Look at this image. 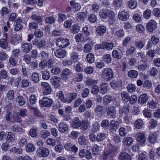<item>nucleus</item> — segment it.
Returning a JSON list of instances; mask_svg holds the SVG:
<instances>
[{"mask_svg":"<svg viewBox=\"0 0 160 160\" xmlns=\"http://www.w3.org/2000/svg\"><path fill=\"white\" fill-rule=\"evenodd\" d=\"M53 102L52 99L46 97H44L39 101L40 105L42 107H49L52 105Z\"/></svg>","mask_w":160,"mask_h":160,"instance_id":"1","label":"nucleus"},{"mask_svg":"<svg viewBox=\"0 0 160 160\" xmlns=\"http://www.w3.org/2000/svg\"><path fill=\"white\" fill-rule=\"evenodd\" d=\"M56 44L59 47L65 48L69 45L70 43L68 39L62 38L57 39Z\"/></svg>","mask_w":160,"mask_h":160,"instance_id":"2","label":"nucleus"},{"mask_svg":"<svg viewBox=\"0 0 160 160\" xmlns=\"http://www.w3.org/2000/svg\"><path fill=\"white\" fill-rule=\"evenodd\" d=\"M49 153L48 149L45 148H39L37 150V155L40 158H46L49 155Z\"/></svg>","mask_w":160,"mask_h":160,"instance_id":"3","label":"nucleus"},{"mask_svg":"<svg viewBox=\"0 0 160 160\" xmlns=\"http://www.w3.org/2000/svg\"><path fill=\"white\" fill-rule=\"evenodd\" d=\"M157 23L154 20L150 21L147 25V29L150 32H152L157 28Z\"/></svg>","mask_w":160,"mask_h":160,"instance_id":"4","label":"nucleus"},{"mask_svg":"<svg viewBox=\"0 0 160 160\" xmlns=\"http://www.w3.org/2000/svg\"><path fill=\"white\" fill-rule=\"evenodd\" d=\"M21 48L22 52L27 53L32 49V45L30 43H25L22 44Z\"/></svg>","mask_w":160,"mask_h":160,"instance_id":"5","label":"nucleus"},{"mask_svg":"<svg viewBox=\"0 0 160 160\" xmlns=\"http://www.w3.org/2000/svg\"><path fill=\"white\" fill-rule=\"evenodd\" d=\"M118 17L120 20L126 21L128 19L129 17V14L125 10H123L118 13Z\"/></svg>","mask_w":160,"mask_h":160,"instance_id":"6","label":"nucleus"},{"mask_svg":"<svg viewBox=\"0 0 160 160\" xmlns=\"http://www.w3.org/2000/svg\"><path fill=\"white\" fill-rule=\"evenodd\" d=\"M113 76L112 71H103L102 72V77L107 81L110 80Z\"/></svg>","mask_w":160,"mask_h":160,"instance_id":"7","label":"nucleus"},{"mask_svg":"<svg viewBox=\"0 0 160 160\" xmlns=\"http://www.w3.org/2000/svg\"><path fill=\"white\" fill-rule=\"evenodd\" d=\"M107 113L112 118H115L116 114L115 108L111 106L108 107L107 109Z\"/></svg>","mask_w":160,"mask_h":160,"instance_id":"8","label":"nucleus"},{"mask_svg":"<svg viewBox=\"0 0 160 160\" xmlns=\"http://www.w3.org/2000/svg\"><path fill=\"white\" fill-rule=\"evenodd\" d=\"M81 123L78 117H75L71 122V126L75 128H77L81 126Z\"/></svg>","mask_w":160,"mask_h":160,"instance_id":"9","label":"nucleus"},{"mask_svg":"<svg viewBox=\"0 0 160 160\" xmlns=\"http://www.w3.org/2000/svg\"><path fill=\"white\" fill-rule=\"evenodd\" d=\"M60 80V78L56 76L52 77L50 79L51 83L56 88H58L60 85L59 83Z\"/></svg>","mask_w":160,"mask_h":160,"instance_id":"10","label":"nucleus"},{"mask_svg":"<svg viewBox=\"0 0 160 160\" xmlns=\"http://www.w3.org/2000/svg\"><path fill=\"white\" fill-rule=\"evenodd\" d=\"M68 130V125L63 122H61L58 124V130L62 133H65Z\"/></svg>","mask_w":160,"mask_h":160,"instance_id":"11","label":"nucleus"},{"mask_svg":"<svg viewBox=\"0 0 160 160\" xmlns=\"http://www.w3.org/2000/svg\"><path fill=\"white\" fill-rule=\"evenodd\" d=\"M111 10L108 9H103L100 10L99 15L100 17L103 19L106 18L110 15Z\"/></svg>","mask_w":160,"mask_h":160,"instance_id":"12","label":"nucleus"},{"mask_svg":"<svg viewBox=\"0 0 160 160\" xmlns=\"http://www.w3.org/2000/svg\"><path fill=\"white\" fill-rule=\"evenodd\" d=\"M136 137L138 141L141 145H143L146 141V138L143 133L139 132L137 133Z\"/></svg>","mask_w":160,"mask_h":160,"instance_id":"13","label":"nucleus"},{"mask_svg":"<svg viewBox=\"0 0 160 160\" xmlns=\"http://www.w3.org/2000/svg\"><path fill=\"white\" fill-rule=\"evenodd\" d=\"M122 142L125 146H130L133 143V140L130 137H126L123 138Z\"/></svg>","mask_w":160,"mask_h":160,"instance_id":"14","label":"nucleus"},{"mask_svg":"<svg viewBox=\"0 0 160 160\" xmlns=\"http://www.w3.org/2000/svg\"><path fill=\"white\" fill-rule=\"evenodd\" d=\"M122 83V80L116 79L113 80L112 82L110 83V85L113 89H116L121 86Z\"/></svg>","mask_w":160,"mask_h":160,"instance_id":"15","label":"nucleus"},{"mask_svg":"<svg viewBox=\"0 0 160 160\" xmlns=\"http://www.w3.org/2000/svg\"><path fill=\"white\" fill-rule=\"evenodd\" d=\"M21 38L20 36L18 34L13 35L10 39V42L13 44H15L20 42Z\"/></svg>","mask_w":160,"mask_h":160,"instance_id":"16","label":"nucleus"},{"mask_svg":"<svg viewBox=\"0 0 160 160\" xmlns=\"http://www.w3.org/2000/svg\"><path fill=\"white\" fill-rule=\"evenodd\" d=\"M55 56L59 58L64 57L66 54V51L63 49H58L54 52Z\"/></svg>","mask_w":160,"mask_h":160,"instance_id":"17","label":"nucleus"},{"mask_svg":"<svg viewBox=\"0 0 160 160\" xmlns=\"http://www.w3.org/2000/svg\"><path fill=\"white\" fill-rule=\"evenodd\" d=\"M12 122H18L21 123L22 122L21 118L18 116V113L16 110H14L13 112L12 115Z\"/></svg>","mask_w":160,"mask_h":160,"instance_id":"18","label":"nucleus"},{"mask_svg":"<svg viewBox=\"0 0 160 160\" xmlns=\"http://www.w3.org/2000/svg\"><path fill=\"white\" fill-rule=\"evenodd\" d=\"M120 160H131V158L127 153L122 152L119 154Z\"/></svg>","mask_w":160,"mask_h":160,"instance_id":"19","label":"nucleus"},{"mask_svg":"<svg viewBox=\"0 0 160 160\" xmlns=\"http://www.w3.org/2000/svg\"><path fill=\"white\" fill-rule=\"evenodd\" d=\"M59 98L62 101L64 102H67L68 103V94L66 95L65 97L63 93V92L61 91H60L58 93Z\"/></svg>","mask_w":160,"mask_h":160,"instance_id":"20","label":"nucleus"},{"mask_svg":"<svg viewBox=\"0 0 160 160\" xmlns=\"http://www.w3.org/2000/svg\"><path fill=\"white\" fill-rule=\"evenodd\" d=\"M16 101L18 102L19 105L22 106L26 103V100L25 98L22 96H18L16 98Z\"/></svg>","mask_w":160,"mask_h":160,"instance_id":"21","label":"nucleus"},{"mask_svg":"<svg viewBox=\"0 0 160 160\" xmlns=\"http://www.w3.org/2000/svg\"><path fill=\"white\" fill-rule=\"evenodd\" d=\"M109 151L108 153H109V156L112 157L115 154L117 150V147L112 145L111 144L109 146Z\"/></svg>","mask_w":160,"mask_h":160,"instance_id":"22","label":"nucleus"},{"mask_svg":"<svg viewBox=\"0 0 160 160\" xmlns=\"http://www.w3.org/2000/svg\"><path fill=\"white\" fill-rule=\"evenodd\" d=\"M148 99L147 95L146 94H143L141 95L138 99V102L141 104H144L146 103Z\"/></svg>","mask_w":160,"mask_h":160,"instance_id":"23","label":"nucleus"},{"mask_svg":"<svg viewBox=\"0 0 160 160\" xmlns=\"http://www.w3.org/2000/svg\"><path fill=\"white\" fill-rule=\"evenodd\" d=\"M128 7L130 9H135L137 6V2L135 0H130L127 2Z\"/></svg>","mask_w":160,"mask_h":160,"instance_id":"24","label":"nucleus"},{"mask_svg":"<svg viewBox=\"0 0 160 160\" xmlns=\"http://www.w3.org/2000/svg\"><path fill=\"white\" fill-rule=\"evenodd\" d=\"M84 67L83 65L78 63L77 64L76 66V70H83V69L84 70H93V68L92 67L90 66H87L86 68H84Z\"/></svg>","mask_w":160,"mask_h":160,"instance_id":"25","label":"nucleus"},{"mask_svg":"<svg viewBox=\"0 0 160 160\" xmlns=\"http://www.w3.org/2000/svg\"><path fill=\"white\" fill-rule=\"evenodd\" d=\"M97 32L100 35H103L106 32V28L104 26H99L96 28Z\"/></svg>","mask_w":160,"mask_h":160,"instance_id":"26","label":"nucleus"},{"mask_svg":"<svg viewBox=\"0 0 160 160\" xmlns=\"http://www.w3.org/2000/svg\"><path fill=\"white\" fill-rule=\"evenodd\" d=\"M15 137L14 134L11 132H8V133L6 140L9 142H14L15 140Z\"/></svg>","mask_w":160,"mask_h":160,"instance_id":"27","label":"nucleus"},{"mask_svg":"<svg viewBox=\"0 0 160 160\" xmlns=\"http://www.w3.org/2000/svg\"><path fill=\"white\" fill-rule=\"evenodd\" d=\"M102 45L103 48L107 50H111L114 47V44L112 42H103Z\"/></svg>","mask_w":160,"mask_h":160,"instance_id":"28","label":"nucleus"},{"mask_svg":"<svg viewBox=\"0 0 160 160\" xmlns=\"http://www.w3.org/2000/svg\"><path fill=\"white\" fill-rule=\"evenodd\" d=\"M86 15L84 12H80L77 14L76 18L78 21L83 22L84 20Z\"/></svg>","mask_w":160,"mask_h":160,"instance_id":"29","label":"nucleus"},{"mask_svg":"<svg viewBox=\"0 0 160 160\" xmlns=\"http://www.w3.org/2000/svg\"><path fill=\"white\" fill-rule=\"evenodd\" d=\"M38 129L37 128H33L30 129L29 134L32 138L36 137L38 135Z\"/></svg>","mask_w":160,"mask_h":160,"instance_id":"30","label":"nucleus"},{"mask_svg":"<svg viewBox=\"0 0 160 160\" xmlns=\"http://www.w3.org/2000/svg\"><path fill=\"white\" fill-rule=\"evenodd\" d=\"M103 110V108L102 106L98 105L96 106L95 110V112L97 115L99 116L102 115Z\"/></svg>","mask_w":160,"mask_h":160,"instance_id":"31","label":"nucleus"},{"mask_svg":"<svg viewBox=\"0 0 160 160\" xmlns=\"http://www.w3.org/2000/svg\"><path fill=\"white\" fill-rule=\"evenodd\" d=\"M26 151L28 152H32L34 151L36 149L34 145L32 143H28L26 146Z\"/></svg>","mask_w":160,"mask_h":160,"instance_id":"32","label":"nucleus"},{"mask_svg":"<svg viewBox=\"0 0 160 160\" xmlns=\"http://www.w3.org/2000/svg\"><path fill=\"white\" fill-rule=\"evenodd\" d=\"M157 125V121L153 119H151L149 121V128L150 129L155 128Z\"/></svg>","mask_w":160,"mask_h":160,"instance_id":"33","label":"nucleus"},{"mask_svg":"<svg viewBox=\"0 0 160 160\" xmlns=\"http://www.w3.org/2000/svg\"><path fill=\"white\" fill-rule=\"evenodd\" d=\"M0 46L4 49H6L7 48L8 43L5 38H2L0 40Z\"/></svg>","mask_w":160,"mask_h":160,"instance_id":"34","label":"nucleus"},{"mask_svg":"<svg viewBox=\"0 0 160 160\" xmlns=\"http://www.w3.org/2000/svg\"><path fill=\"white\" fill-rule=\"evenodd\" d=\"M134 44L136 47L140 49L142 48L145 45L144 42L141 40H135Z\"/></svg>","mask_w":160,"mask_h":160,"instance_id":"35","label":"nucleus"},{"mask_svg":"<svg viewBox=\"0 0 160 160\" xmlns=\"http://www.w3.org/2000/svg\"><path fill=\"white\" fill-rule=\"evenodd\" d=\"M86 58L87 62L90 63H93L94 61V55L92 53L88 54L87 55Z\"/></svg>","mask_w":160,"mask_h":160,"instance_id":"36","label":"nucleus"},{"mask_svg":"<svg viewBox=\"0 0 160 160\" xmlns=\"http://www.w3.org/2000/svg\"><path fill=\"white\" fill-rule=\"evenodd\" d=\"M143 121L141 119H138L134 122V126L138 129H140L143 126Z\"/></svg>","mask_w":160,"mask_h":160,"instance_id":"37","label":"nucleus"},{"mask_svg":"<svg viewBox=\"0 0 160 160\" xmlns=\"http://www.w3.org/2000/svg\"><path fill=\"white\" fill-rule=\"evenodd\" d=\"M121 96L122 99L125 102H128L130 98L129 94L127 92H123L121 94Z\"/></svg>","mask_w":160,"mask_h":160,"instance_id":"38","label":"nucleus"},{"mask_svg":"<svg viewBox=\"0 0 160 160\" xmlns=\"http://www.w3.org/2000/svg\"><path fill=\"white\" fill-rule=\"evenodd\" d=\"M107 87L108 84L107 83H102L101 85L100 91L102 94H105L107 92Z\"/></svg>","mask_w":160,"mask_h":160,"instance_id":"39","label":"nucleus"},{"mask_svg":"<svg viewBox=\"0 0 160 160\" xmlns=\"http://www.w3.org/2000/svg\"><path fill=\"white\" fill-rule=\"evenodd\" d=\"M41 138L46 139L50 135V132L47 130H42L40 132Z\"/></svg>","mask_w":160,"mask_h":160,"instance_id":"40","label":"nucleus"},{"mask_svg":"<svg viewBox=\"0 0 160 160\" xmlns=\"http://www.w3.org/2000/svg\"><path fill=\"white\" fill-rule=\"evenodd\" d=\"M129 105L127 104L124 105L122 108H120L119 110V112L121 114H122L123 112L127 113L129 112Z\"/></svg>","mask_w":160,"mask_h":160,"instance_id":"41","label":"nucleus"},{"mask_svg":"<svg viewBox=\"0 0 160 160\" xmlns=\"http://www.w3.org/2000/svg\"><path fill=\"white\" fill-rule=\"evenodd\" d=\"M89 125L88 121L86 120L82 122L81 125V128L82 129L84 130H86L88 129Z\"/></svg>","mask_w":160,"mask_h":160,"instance_id":"42","label":"nucleus"},{"mask_svg":"<svg viewBox=\"0 0 160 160\" xmlns=\"http://www.w3.org/2000/svg\"><path fill=\"white\" fill-rule=\"evenodd\" d=\"M14 92L12 90H10L7 93V98L8 100H12L14 98Z\"/></svg>","mask_w":160,"mask_h":160,"instance_id":"43","label":"nucleus"},{"mask_svg":"<svg viewBox=\"0 0 160 160\" xmlns=\"http://www.w3.org/2000/svg\"><path fill=\"white\" fill-rule=\"evenodd\" d=\"M86 82L88 86L91 87L94 84H97L98 83V81L91 79H88L86 81Z\"/></svg>","mask_w":160,"mask_h":160,"instance_id":"44","label":"nucleus"},{"mask_svg":"<svg viewBox=\"0 0 160 160\" xmlns=\"http://www.w3.org/2000/svg\"><path fill=\"white\" fill-rule=\"evenodd\" d=\"M128 76L131 78H135L137 77L138 73L137 71H129L128 72Z\"/></svg>","mask_w":160,"mask_h":160,"instance_id":"45","label":"nucleus"},{"mask_svg":"<svg viewBox=\"0 0 160 160\" xmlns=\"http://www.w3.org/2000/svg\"><path fill=\"white\" fill-rule=\"evenodd\" d=\"M39 76L37 73H34L32 76V80L35 83H37L39 81Z\"/></svg>","mask_w":160,"mask_h":160,"instance_id":"46","label":"nucleus"},{"mask_svg":"<svg viewBox=\"0 0 160 160\" xmlns=\"http://www.w3.org/2000/svg\"><path fill=\"white\" fill-rule=\"evenodd\" d=\"M78 141L80 144L81 145H85L87 144V141L85 137L83 136L80 137L78 139Z\"/></svg>","mask_w":160,"mask_h":160,"instance_id":"47","label":"nucleus"},{"mask_svg":"<svg viewBox=\"0 0 160 160\" xmlns=\"http://www.w3.org/2000/svg\"><path fill=\"white\" fill-rule=\"evenodd\" d=\"M46 143L47 145L52 147L55 146L56 144V142L55 139L50 138L47 139Z\"/></svg>","mask_w":160,"mask_h":160,"instance_id":"48","label":"nucleus"},{"mask_svg":"<svg viewBox=\"0 0 160 160\" xmlns=\"http://www.w3.org/2000/svg\"><path fill=\"white\" fill-rule=\"evenodd\" d=\"M151 11L150 9H147L143 12L144 17L146 19H149L151 17Z\"/></svg>","mask_w":160,"mask_h":160,"instance_id":"49","label":"nucleus"},{"mask_svg":"<svg viewBox=\"0 0 160 160\" xmlns=\"http://www.w3.org/2000/svg\"><path fill=\"white\" fill-rule=\"evenodd\" d=\"M128 91L132 93L135 91L136 88L135 86L133 84H129L127 87Z\"/></svg>","mask_w":160,"mask_h":160,"instance_id":"50","label":"nucleus"},{"mask_svg":"<svg viewBox=\"0 0 160 160\" xmlns=\"http://www.w3.org/2000/svg\"><path fill=\"white\" fill-rule=\"evenodd\" d=\"M32 19L38 23H40L42 21V17L40 16L34 14H32L31 16Z\"/></svg>","mask_w":160,"mask_h":160,"instance_id":"51","label":"nucleus"},{"mask_svg":"<svg viewBox=\"0 0 160 160\" xmlns=\"http://www.w3.org/2000/svg\"><path fill=\"white\" fill-rule=\"evenodd\" d=\"M28 141L27 139L24 137H22L19 140L18 144L20 147H22L27 144Z\"/></svg>","mask_w":160,"mask_h":160,"instance_id":"52","label":"nucleus"},{"mask_svg":"<svg viewBox=\"0 0 160 160\" xmlns=\"http://www.w3.org/2000/svg\"><path fill=\"white\" fill-rule=\"evenodd\" d=\"M19 116L22 117H25L27 116V110L25 108L20 109L18 112Z\"/></svg>","mask_w":160,"mask_h":160,"instance_id":"53","label":"nucleus"},{"mask_svg":"<svg viewBox=\"0 0 160 160\" xmlns=\"http://www.w3.org/2000/svg\"><path fill=\"white\" fill-rule=\"evenodd\" d=\"M136 30L140 33H143L144 32L145 28L141 24L137 25L136 28Z\"/></svg>","mask_w":160,"mask_h":160,"instance_id":"54","label":"nucleus"},{"mask_svg":"<svg viewBox=\"0 0 160 160\" xmlns=\"http://www.w3.org/2000/svg\"><path fill=\"white\" fill-rule=\"evenodd\" d=\"M119 135L121 137H124L127 134L126 130L123 127H121L119 129Z\"/></svg>","mask_w":160,"mask_h":160,"instance_id":"55","label":"nucleus"},{"mask_svg":"<svg viewBox=\"0 0 160 160\" xmlns=\"http://www.w3.org/2000/svg\"><path fill=\"white\" fill-rule=\"evenodd\" d=\"M105 137L104 133H101L98 134L96 137V140L98 142H101L104 139Z\"/></svg>","mask_w":160,"mask_h":160,"instance_id":"56","label":"nucleus"},{"mask_svg":"<svg viewBox=\"0 0 160 160\" xmlns=\"http://www.w3.org/2000/svg\"><path fill=\"white\" fill-rule=\"evenodd\" d=\"M11 129L13 132H23L21 127H18L16 125L12 126L11 127Z\"/></svg>","mask_w":160,"mask_h":160,"instance_id":"57","label":"nucleus"},{"mask_svg":"<svg viewBox=\"0 0 160 160\" xmlns=\"http://www.w3.org/2000/svg\"><path fill=\"white\" fill-rule=\"evenodd\" d=\"M43 32L40 30L37 29L35 30L34 35L37 37L40 38L42 37L43 35Z\"/></svg>","mask_w":160,"mask_h":160,"instance_id":"58","label":"nucleus"},{"mask_svg":"<svg viewBox=\"0 0 160 160\" xmlns=\"http://www.w3.org/2000/svg\"><path fill=\"white\" fill-rule=\"evenodd\" d=\"M136 50L135 48L133 46H131L130 48L127 49L126 53L128 55H130L135 52Z\"/></svg>","mask_w":160,"mask_h":160,"instance_id":"59","label":"nucleus"},{"mask_svg":"<svg viewBox=\"0 0 160 160\" xmlns=\"http://www.w3.org/2000/svg\"><path fill=\"white\" fill-rule=\"evenodd\" d=\"M157 135L156 134H151L149 135V140L151 143H154L156 140Z\"/></svg>","mask_w":160,"mask_h":160,"instance_id":"60","label":"nucleus"},{"mask_svg":"<svg viewBox=\"0 0 160 160\" xmlns=\"http://www.w3.org/2000/svg\"><path fill=\"white\" fill-rule=\"evenodd\" d=\"M80 30L79 26L77 24H74L72 26V31L73 33H76L78 32Z\"/></svg>","mask_w":160,"mask_h":160,"instance_id":"61","label":"nucleus"},{"mask_svg":"<svg viewBox=\"0 0 160 160\" xmlns=\"http://www.w3.org/2000/svg\"><path fill=\"white\" fill-rule=\"evenodd\" d=\"M68 103H71L72 100L75 99L77 97V94L76 93H73L68 95Z\"/></svg>","mask_w":160,"mask_h":160,"instance_id":"62","label":"nucleus"},{"mask_svg":"<svg viewBox=\"0 0 160 160\" xmlns=\"http://www.w3.org/2000/svg\"><path fill=\"white\" fill-rule=\"evenodd\" d=\"M55 18L53 17H49L46 18L45 21L46 22L50 24H53L55 22Z\"/></svg>","mask_w":160,"mask_h":160,"instance_id":"63","label":"nucleus"},{"mask_svg":"<svg viewBox=\"0 0 160 160\" xmlns=\"http://www.w3.org/2000/svg\"><path fill=\"white\" fill-rule=\"evenodd\" d=\"M100 125L97 122L95 123L92 125V131L94 132H97L99 130Z\"/></svg>","mask_w":160,"mask_h":160,"instance_id":"64","label":"nucleus"}]
</instances>
